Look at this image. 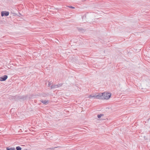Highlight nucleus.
<instances>
[{
  "label": "nucleus",
  "mask_w": 150,
  "mask_h": 150,
  "mask_svg": "<svg viewBox=\"0 0 150 150\" xmlns=\"http://www.w3.org/2000/svg\"><path fill=\"white\" fill-rule=\"evenodd\" d=\"M62 85V83H59L57 85V88L58 87H59L60 86H61Z\"/></svg>",
  "instance_id": "9d476101"
},
{
  "label": "nucleus",
  "mask_w": 150,
  "mask_h": 150,
  "mask_svg": "<svg viewBox=\"0 0 150 150\" xmlns=\"http://www.w3.org/2000/svg\"><path fill=\"white\" fill-rule=\"evenodd\" d=\"M9 13L8 12L6 11H2L1 13V15L2 16H7L8 15Z\"/></svg>",
  "instance_id": "20e7f679"
},
{
  "label": "nucleus",
  "mask_w": 150,
  "mask_h": 150,
  "mask_svg": "<svg viewBox=\"0 0 150 150\" xmlns=\"http://www.w3.org/2000/svg\"><path fill=\"white\" fill-rule=\"evenodd\" d=\"M7 76L6 75H4L2 77H0V81H4L7 79Z\"/></svg>",
  "instance_id": "7ed1b4c3"
},
{
  "label": "nucleus",
  "mask_w": 150,
  "mask_h": 150,
  "mask_svg": "<svg viewBox=\"0 0 150 150\" xmlns=\"http://www.w3.org/2000/svg\"><path fill=\"white\" fill-rule=\"evenodd\" d=\"M69 7L73 9H74L75 8L74 7L72 6H69Z\"/></svg>",
  "instance_id": "9b49d317"
},
{
  "label": "nucleus",
  "mask_w": 150,
  "mask_h": 150,
  "mask_svg": "<svg viewBox=\"0 0 150 150\" xmlns=\"http://www.w3.org/2000/svg\"><path fill=\"white\" fill-rule=\"evenodd\" d=\"M22 4H19V7H21V6H22Z\"/></svg>",
  "instance_id": "2eb2a0df"
},
{
  "label": "nucleus",
  "mask_w": 150,
  "mask_h": 150,
  "mask_svg": "<svg viewBox=\"0 0 150 150\" xmlns=\"http://www.w3.org/2000/svg\"><path fill=\"white\" fill-rule=\"evenodd\" d=\"M19 133L21 132H20V130H19Z\"/></svg>",
  "instance_id": "a211bd4d"
},
{
  "label": "nucleus",
  "mask_w": 150,
  "mask_h": 150,
  "mask_svg": "<svg viewBox=\"0 0 150 150\" xmlns=\"http://www.w3.org/2000/svg\"><path fill=\"white\" fill-rule=\"evenodd\" d=\"M41 102L43 104L46 105L47 104L49 103V101L48 100H41Z\"/></svg>",
  "instance_id": "39448f33"
},
{
  "label": "nucleus",
  "mask_w": 150,
  "mask_h": 150,
  "mask_svg": "<svg viewBox=\"0 0 150 150\" xmlns=\"http://www.w3.org/2000/svg\"><path fill=\"white\" fill-rule=\"evenodd\" d=\"M104 115L103 114H100V115H98L97 117L98 118H100V117Z\"/></svg>",
  "instance_id": "6e6552de"
},
{
  "label": "nucleus",
  "mask_w": 150,
  "mask_h": 150,
  "mask_svg": "<svg viewBox=\"0 0 150 150\" xmlns=\"http://www.w3.org/2000/svg\"><path fill=\"white\" fill-rule=\"evenodd\" d=\"M16 148L17 150H19V146L16 147Z\"/></svg>",
  "instance_id": "f8f14e48"
},
{
  "label": "nucleus",
  "mask_w": 150,
  "mask_h": 150,
  "mask_svg": "<svg viewBox=\"0 0 150 150\" xmlns=\"http://www.w3.org/2000/svg\"><path fill=\"white\" fill-rule=\"evenodd\" d=\"M20 98L21 99H22V98H19V99H20Z\"/></svg>",
  "instance_id": "f3484780"
},
{
  "label": "nucleus",
  "mask_w": 150,
  "mask_h": 150,
  "mask_svg": "<svg viewBox=\"0 0 150 150\" xmlns=\"http://www.w3.org/2000/svg\"><path fill=\"white\" fill-rule=\"evenodd\" d=\"M51 85V83L50 82H49L48 84V86H50V85Z\"/></svg>",
  "instance_id": "ddd939ff"
},
{
  "label": "nucleus",
  "mask_w": 150,
  "mask_h": 150,
  "mask_svg": "<svg viewBox=\"0 0 150 150\" xmlns=\"http://www.w3.org/2000/svg\"><path fill=\"white\" fill-rule=\"evenodd\" d=\"M100 96H99V93H98L97 95L96 94L95 95H90L88 96V98H94L99 99Z\"/></svg>",
  "instance_id": "f03ea898"
},
{
  "label": "nucleus",
  "mask_w": 150,
  "mask_h": 150,
  "mask_svg": "<svg viewBox=\"0 0 150 150\" xmlns=\"http://www.w3.org/2000/svg\"><path fill=\"white\" fill-rule=\"evenodd\" d=\"M6 150H16L15 148H13L12 147L9 148V147H7L6 148Z\"/></svg>",
  "instance_id": "0eeeda50"
},
{
  "label": "nucleus",
  "mask_w": 150,
  "mask_h": 150,
  "mask_svg": "<svg viewBox=\"0 0 150 150\" xmlns=\"http://www.w3.org/2000/svg\"><path fill=\"white\" fill-rule=\"evenodd\" d=\"M19 150H21V148L19 146Z\"/></svg>",
  "instance_id": "dca6fc26"
},
{
  "label": "nucleus",
  "mask_w": 150,
  "mask_h": 150,
  "mask_svg": "<svg viewBox=\"0 0 150 150\" xmlns=\"http://www.w3.org/2000/svg\"><path fill=\"white\" fill-rule=\"evenodd\" d=\"M99 99H108L111 96V94L107 92L99 93Z\"/></svg>",
  "instance_id": "f257e3e1"
},
{
  "label": "nucleus",
  "mask_w": 150,
  "mask_h": 150,
  "mask_svg": "<svg viewBox=\"0 0 150 150\" xmlns=\"http://www.w3.org/2000/svg\"><path fill=\"white\" fill-rule=\"evenodd\" d=\"M23 99L24 100L25 99H26V97H24L23 98Z\"/></svg>",
  "instance_id": "4468645a"
},
{
  "label": "nucleus",
  "mask_w": 150,
  "mask_h": 150,
  "mask_svg": "<svg viewBox=\"0 0 150 150\" xmlns=\"http://www.w3.org/2000/svg\"><path fill=\"white\" fill-rule=\"evenodd\" d=\"M57 85H52L50 86L51 89H52L53 88H57Z\"/></svg>",
  "instance_id": "423d86ee"
},
{
  "label": "nucleus",
  "mask_w": 150,
  "mask_h": 150,
  "mask_svg": "<svg viewBox=\"0 0 150 150\" xmlns=\"http://www.w3.org/2000/svg\"><path fill=\"white\" fill-rule=\"evenodd\" d=\"M58 147H55L54 148H50L47 149H50L51 150H54V149L57 148Z\"/></svg>",
  "instance_id": "1a4fd4ad"
}]
</instances>
